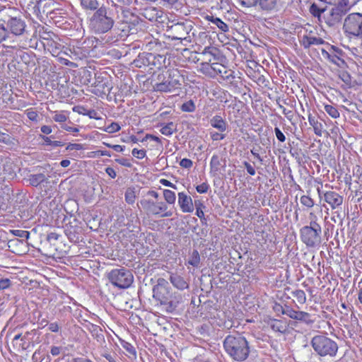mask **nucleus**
Listing matches in <instances>:
<instances>
[{
	"mask_svg": "<svg viewBox=\"0 0 362 362\" xmlns=\"http://www.w3.org/2000/svg\"><path fill=\"white\" fill-rule=\"evenodd\" d=\"M106 6L97 9L88 19V28L95 35H101L112 32L115 24V19L120 18L122 11L115 8L112 1H107Z\"/></svg>",
	"mask_w": 362,
	"mask_h": 362,
	"instance_id": "nucleus-1",
	"label": "nucleus"
},
{
	"mask_svg": "<svg viewBox=\"0 0 362 362\" xmlns=\"http://www.w3.org/2000/svg\"><path fill=\"white\" fill-rule=\"evenodd\" d=\"M223 348L226 354L234 361H245L250 354L249 342L241 334H230L223 340Z\"/></svg>",
	"mask_w": 362,
	"mask_h": 362,
	"instance_id": "nucleus-2",
	"label": "nucleus"
},
{
	"mask_svg": "<svg viewBox=\"0 0 362 362\" xmlns=\"http://www.w3.org/2000/svg\"><path fill=\"white\" fill-rule=\"evenodd\" d=\"M151 197L140 200V204L148 216L167 218L173 215V211L168 209V205L160 199L158 193L149 190L146 193Z\"/></svg>",
	"mask_w": 362,
	"mask_h": 362,
	"instance_id": "nucleus-3",
	"label": "nucleus"
},
{
	"mask_svg": "<svg viewBox=\"0 0 362 362\" xmlns=\"http://www.w3.org/2000/svg\"><path fill=\"white\" fill-rule=\"evenodd\" d=\"M310 226H303L300 230V235L302 242L309 247H315L321 243L322 228L317 222V216L310 214Z\"/></svg>",
	"mask_w": 362,
	"mask_h": 362,
	"instance_id": "nucleus-4",
	"label": "nucleus"
},
{
	"mask_svg": "<svg viewBox=\"0 0 362 362\" xmlns=\"http://www.w3.org/2000/svg\"><path fill=\"white\" fill-rule=\"evenodd\" d=\"M192 30L193 25L190 21L177 22L167 26L168 37L173 40H180L184 45L192 42L194 37Z\"/></svg>",
	"mask_w": 362,
	"mask_h": 362,
	"instance_id": "nucleus-5",
	"label": "nucleus"
},
{
	"mask_svg": "<svg viewBox=\"0 0 362 362\" xmlns=\"http://www.w3.org/2000/svg\"><path fill=\"white\" fill-rule=\"evenodd\" d=\"M311 346L321 357H334L338 351L337 342L325 335H316L311 340Z\"/></svg>",
	"mask_w": 362,
	"mask_h": 362,
	"instance_id": "nucleus-6",
	"label": "nucleus"
},
{
	"mask_svg": "<svg viewBox=\"0 0 362 362\" xmlns=\"http://www.w3.org/2000/svg\"><path fill=\"white\" fill-rule=\"evenodd\" d=\"M70 57L74 59H82L87 57L93 48L97 46V39L90 37L85 39H73L70 42Z\"/></svg>",
	"mask_w": 362,
	"mask_h": 362,
	"instance_id": "nucleus-7",
	"label": "nucleus"
},
{
	"mask_svg": "<svg viewBox=\"0 0 362 362\" xmlns=\"http://www.w3.org/2000/svg\"><path fill=\"white\" fill-rule=\"evenodd\" d=\"M134 16V14L126 18L123 13H120V22L114 25L110 35L106 36L105 42L113 43L129 36L132 29V25L129 21Z\"/></svg>",
	"mask_w": 362,
	"mask_h": 362,
	"instance_id": "nucleus-8",
	"label": "nucleus"
},
{
	"mask_svg": "<svg viewBox=\"0 0 362 362\" xmlns=\"http://www.w3.org/2000/svg\"><path fill=\"white\" fill-rule=\"evenodd\" d=\"M349 9V0H339L324 14L325 23L330 27L335 26Z\"/></svg>",
	"mask_w": 362,
	"mask_h": 362,
	"instance_id": "nucleus-9",
	"label": "nucleus"
},
{
	"mask_svg": "<svg viewBox=\"0 0 362 362\" xmlns=\"http://www.w3.org/2000/svg\"><path fill=\"white\" fill-rule=\"evenodd\" d=\"M107 276L110 281L119 288H127L134 281L132 272L124 268L112 269Z\"/></svg>",
	"mask_w": 362,
	"mask_h": 362,
	"instance_id": "nucleus-10",
	"label": "nucleus"
},
{
	"mask_svg": "<svg viewBox=\"0 0 362 362\" xmlns=\"http://www.w3.org/2000/svg\"><path fill=\"white\" fill-rule=\"evenodd\" d=\"M343 30L349 37L362 36V13L349 14L344 19Z\"/></svg>",
	"mask_w": 362,
	"mask_h": 362,
	"instance_id": "nucleus-11",
	"label": "nucleus"
},
{
	"mask_svg": "<svg viewBox=\"0 0 362 362\" xmlns=\"http://www.w3.org/2000/svg\"><path fill=\"white\" fill-rule=\"evenodd\" d=\"M168 76L166 79L160 83H157L154 88L160 92H172L180 88L181 86V78L182 75L177 69H170L168 71Z\"/></svg>",
	"mask_w": 362,
	"mask_h": 362,
	"instance_id": "nucleus-12",
	"label": "nucleus"
},
{
	"mask_svg": "<svg viewBox=\"0 0 362 362\" xmlns=\"http://www.w3.org/2000/svg\"><path fill=\"white\" fill-rule=\"evenodd\" d=\"M319 197L326 202L332 209L336 210L334 214L339 216L338 210L341 208L344 202V197L335 191H322L319 187L317 189Z\"/></svg>",
	"mask_w": 362,
	"mask_h": 362,
	"instance_id": "nucleus-13",
	"label": "nucleus"
},
{
	"mask_svg": "<svg viewBox=\"0 0 362 362\" xmlns=\"http://www.w3.org/2000/svg\"><path fill=\"white\" fill-rule=\"evenodd\" d=\"M47 38H43L42 45L53 56H57L62 52L64 47L59 42V39L54 36L53 37L52 35H47Z\"/></svg>",
	"mask_w": 362,
	"mask_h": 362,
	"instance_id": "nucleus-14",
	"label": "nucleus"
},
{
	"mask_svg": "<svg viewBox=\"0 0 362 362\" xmlns=\"http://www.w3.org/2000/svg\"><path fill=\"white\" fill-rule=\"evenodd\" d=\"M267 323L274 332L281 334H286L288 332V327L293 324L291 321L288 322L286 318H269Z\"/></svg>",
	"mask_w": 362,
	"mask_h": 362,
	"instance_id": "nucleus-15",
	"label": "nucleus"
},
{
	"mask_svg": "<svg viewBox=\"0 0 362 362\" xmlns=\"http://www.w3.org/2000/svg\"><path fill=\"white\" fill-rule=\"evenodd\" d=\"M156 306H160L167 313L173 312L177 304L175 301L170 299L168 296H152Z\"/></svg>",
	"mask_w": 362,
	"mask_h": 362,
	"instance_id": "nucleus-16",
	"label": "nucleus"
},
{
	"mask_svg": "<svg viewBox=\"0 0 362 362\" xmlns=\"http://www.w3.org/2000/svg\"><path fill=\"white\" fill-rule=\"evenodd\" d=\"M25 23L21 18H11L7 23V27L9 28L11 33L19 36L25 32Z\"/></svg>",
	"mask_w": 362,
	"mask_h": 362,
	"instance_id": "nucleus-17",
	"label": "nucleus"
},
{
	"mask_svg": "<svg viewBox=\"0 0 362 362\" xmlns=\"http://www.w3.org/2000/svg\"><path fill=\"white\" fill-rule=\"evenodd\" d=\"M151 69L160 70L166 69L170 64L169 59L164 54H158L151 52Z\"/></svg>",
	"mask_w": 362,
	"mask_h": 362,
	"instance_id": "nucleus-18",
	"label": "nucleus"
},
{
	"mask_svg": "<svg viewBox=\"0 0 362 362\" xmlns=\"http://www.w3.org/2000/svg\"><path fill=\"white\" fill-rule=\"evenodd\" d=\"M298 37L300 46L304 49H309L311 46H317L325 43V41L322 38L315 35H298Z\"/></svg>",
	"mask_w": 362,
	"mask_h": 362,
	"instance_id": "nucleus-19",
	"label": "nucleus"
},
{
	"mask_svg": "<svg viewBox=\"0 0 362 362\" xmlns=\"http://www.w3.org/2000/svg\"><path fill=\"white\" fill-rule=\"evenodd\" d=\"M216 66V77L217 76H220L222 79L226 81L227 83H233V80L235 78V72L221 63L218 62Z\"/></svg>",
	"mask_w": 362,
	"mask_h": 362,
	"instance_id": "nucleus-20",
	"label": "nucleus"
},
{
	"mask_svg": "<svg viewBox=\"0 0 362 362\" xmlns=\"http://www.w3.org/2000/svg\"><path fill=\"white\" fill-rule=\"evenodd\" d=\"M204 19L206 20L210 25V28L214 30L218 28L222 33H227L229 31V26L224 23L221 18L213 15H206Z\"/></svg>",
	"mask_w": 362,
	"mask_h": 362,
	"instance_id": "nucleus-21",
	"label": "nucleus"
},
{
	"mask_svg": "<svg viewBox=\"0 0 362 362\" xmlns=\"http://www.w3.org/2000/svg\"><path fill=\"white\" fill-rule=\"evenodd\" d=\"M178 204L183 213H192L194 211L192 199L185 192L178 193Z\"/></svg>",
	"mask_w": 362,
	"mask_h": 362,
	"instance_id": "nucleus-22",
	"label": "nucleus"
},
{
	"mask_svg": "<svg viewBox=\"0 0 362 362\" xmlns=\"http://www.w3.org/2000/svg\"><path fill=\"white\" fill-rule=\"evenodd\" d=\"M208 62L200 64L199 71L201 73L210 78L216 77V65L218 62H211L212 59L208 58Z\"/></svg>",
	"mask_w": 362,
	"mask_h": 362,
	"instance_id": "nucleus-23",
	"label": "nucleus"
},
{
	"mask_svg": "<svg viewBox=\"0 0 362 362\" xmlns=\"http://www.w3.org/2000/svg\"><path fill=\"white\" fill-rule=\"evenodd\" d=\"M286 315L290 318L296 320L297 321L303 322L306 324L312 322L310 320V315L305 312L296 311L290 308L289 310H286Z\"/></svg>",
	"mask_w": 362,
	"mask_h": 362,
	"instance_id": "nucleus-24",
	"label": "nucleus"
},
{
	"mask_svg": "<svg viewBox=\"0 0 362 362\" xmlns=\"http://www.w3.org/2000/svg\"><path fill=\"white\" fill-rule=\"evenodd\" d=\"M210 124L212 127L218 129L220 132H224L228 128L227 122L221 115H215L210 119Z\"/></svg>",
	"mask_w": 362,
	"mask_h": 362,
	"instance_id": "nucleus-25",
	"label": "nucleus"
},
{
	"mask_svg": "<svg viewBox=\"0 0 362 362\" xmlns=\"http://www.w3.org/2000/svg\"><path fill=\"white\" fill-rule=\"evenodd\" d=\"M151 52H143L139 54L137 58L134 61V64L136 67L148 66L151 68Z\"/></svg>",
	"mask_w": 362,
	"mask_h": 362,
	"instance_id": "nucleus-26",
	"label": "nucleus"
},
{
	"mask_svg": "<svg viewBox=\"0 0 362 362\" xmlns=\"http://www.w3.org/2000/svg\"><path fill=\"white\" fill-rule=\"evenodd\" d=\"M170 281L172 284L179 290L182 291L188 287V284L184 279V278L176 274H173L170 275Z\"/></svg>",
	"mask_w": 362,
	"mask_h": 362,
	"instance_id": "nucleus-27",
	"label": "nucleus"
},
{
	"mask_svg": "<svg viewBox=\"0 0 362 362\" xmlns=\"http://www.w3.org/2000/svg\"><path fill=\"white\" fill-rule=\"evenodd\" d=\"M54 2L53 0H40L39 5L35 8V15L39 16L42 13H48L49 12V8L53 6Z\"/></svg>",
	"mask_w": 362,
	"mask_h": 362,
	"instance_id": "nucleus-28",
	"label": "nucleus"
},
{
	"mask_svg": "<svg viewBox=\"0 0 362 362\" xmlns=\"http://www.w3.org/2000/svg\"><path fill=\"white\" fill-rule=\"evenodd\" d=\"M221 158L217 154H214L211 158L209 166H210V173L214 175L217 174L220 172L221 167Z\"/></svg>",
	"mask_w": 362,
	"mask_h": 362,
	"instance_id": "nucleus-29",
	"label": "nucleus"
},
{
	"mask_svg": "<svg viewBox=\"0 0 362 362\" xmlns=\"http://www.w3.org/2000/svg\"><path fill=\"white\" fill-rule=\"evenodd\" d=\"M308 122L310 125L313 127L315 134L318 136H322L324 129L323 124L311 115H308Z\"/></svg>",
	"mask_w": 362,
	"mask_h": 362,
	"instance_id": "nucleus-30",
	"label": "nucleus"
},
{
	"mask_svg": "<svg viewBox=\"0 0 362 362\" xmlns=\"http://www.w3.org/2000/svg\"><path fill=\"white\" fill-rule=\"evenodd\" d=\"M129 296H114L115 303L120 310H127L129 309Z\"/></svg>",
	"mask_w": 362,
	"mask_h": 362,
	"instance_id": "nucleus-31",
	"label": "nucleus"
},
{
	"mask_svg": "<svg viewBox=\"0 0 362 362\" xmlns=\"http://www.w3.org/2000/svg\"><path fill=\"white\" fill-rule=\"evenodd\" d=\"M280 302L274 301L273 302L272 309L277 314H283L286 315V310H289L290 306L284 303V300L281 298L279 299Z\"/></svg>",
	"mask_w": 362,
	"mask_h": 362,
	"instance_id": "nucleus-32",
	"label": "nucleus"
},
{
	"mask_svg": "<svg viewBox=\"0 0 362 362\" xmlns=\"http://www.w3.org/2000/svg\"><path fill=\"white\" fill-rule=\"evenodd\" d=\"M80 4L85 11H96L99 8L98 0H79Z\"/></svg>",
	"mask_w": 362,
	"mask_h": 362,
	"instance_id": "nucleus-33",
	"label": "nucleus"
},
{
	"mask_svg": "<svg viewBox=\"0 0 362 362\" xmlns=\"http://www.w3.org/2000/svg\"><path fill=\"white\" fill-rule=\"evenodd\" d=\"M201 262L200 255L197 250H194L190 254L188 260L186 263L187 265H191L193 267L198 268Z\"/></svg>",
	"mask_w": 362,
	"mask_h": 362,
	"instance_id": "nucleus-34",
	"label": "nucleus"
},
{
	"mask_svg": "<svg viewBox=\"0 0 362 362\" xmlns=\"http://www.w3.org/2000/svg\"><path fill=\"white\" fill-rule=\"evenodd\" d=\"M257 4L261 9L264 11H272L276 6V0H257Z\"/></svg>",
	"mask_w": 362,
	"mask_h": 362,
	"instance_id": "nucleus-35",
	"label": "nucleus"
},
{
	"mask_svg": "<svg viewBox=\"0 0 362 362\" xmlns=\"http://www.w3.org/2000/svg\"><path fill=\"white\" fill-rule=\"evenodd\" d=\"M202 54L206 57H209V58L212 59V61L218 60L220 57L218 51L216 48L211 47H206L203 50Z\"/></svg>",
	"mask_w": 362,
	"mask_h": 362,
	"instance_id": "nucleus-36",
	"label": "nucleus"
},
{
	"mask_svg": "<svg viewBox=\"0 0 362 362\" xmlns=\"http://www.w3.org/2000/svg\"><path fill=\"white\" fill-rule=\"evenodd\" d=\"M46 176L42 173L31 175L29 177V182L33 186H38L46 180Z\"/></svg>",
	"mask_w": 362,
	"mask_h": 362,
	"instance_id": "nucleus-37",
	"label": "nucleus"
},
{
	"mask_svg": "<svg viewBox=\"0 0 362 362\" xmlns=\"http://www.w3.org/2000/svg\"><path fill=\"white\" fill-rule=\"evenodd\" d=\"M212 299H206L204 301V305H202V308L205 310L214 309L217 310L218 309V305L217 304L218 300L214 298V296H211Z\"/></svg>",
	"mask_w": 362,
	"mask_h": 362,
	"instance_id": "nucleus-38",
	"label": "nucleus"
},
{
	"mask_svg": "<svg viewBox=\"0 0 362 362\" xmlns=\"http://www.w3.org/2000/svg\"><path fill=\"white\" fill-rule=\"evenodd\" d=\"M163 198L167 204H174L176 201L175 193L170 189H163Z\"/></svg>",
	"mask_w": 362,
	"mask_h": 362,
	"instance_id": "nucleus-39",
	"label": "nucleus"
},
{
	"mask_svg": "<svg viewBox=\"0 0 362 362\" xmlns=\"http://www.w3.org/2000/svg\"><path fill=\"white\" fill-rule=\"evenodd\" d=\"M324 109L325 111L334 119H337L340 116L338 110L331 105H325Z\"/></svg>",
	"mask_w": 362,
	"mask_h": 362,
	"instance_id": "nucleus-40",
	"label": "nucleus"
},
{
	"mask_svg": "<svg viewBox=\"0 0 362 362\" xmlns=\"http://www.w3.org/2000/svg\"><path fill=\"white\" fill-rule=\"evenodd\" d=\"M125 201L129 204H133L136 199V193L134 189L128 188L124 194Z\"/></svg>",
	"mask_w": 362,
	"mask_h": 362,
	"instance_id": "nucleus-41",
	"label": "nucleus"
},
{
	"mask_svg": "<svg viewBox=\"0 0 362 362\" xmlns=\"http://www.w3.org/2000/svg\"><path fill=\"white\" fill-rule=\"evenodd\" d=\"M175 131V125L173 122H169L160 129L162 134L165 136L172 135Z\"/></svg>",
	"mask_w": 362,
	"mask_h": 362,
	"instance_id": "nucleus-42",
	"label": "nucleus"
},
{
	"mask_svg": "<svg viewBox=\"0 0 362 362\" xmlns=\"http://www.w3.org/2000/svg\"><path fill=\"white\" fill-rule=\"evenodd\" d=\"M128 304L129 306V309H139L141 305V300L140 299V296H136V297L133 298L132 299L129 298Z\"/></svg>",
	"mask_w": 362,
	"mask_h": 362,
	"instance_id": "nucleus-43",
	"label": "nucleus"
},
{
	"mask_svg": "<svg viewBox=\"0 0 362 362\" xmlns=\"http://www.w3.org/2000/svg\"><path fill=\"white\" fill-rule=\"evenodd\" d=\"M195 109V104L192 100L184 103L181 106V110L185 112H193Z\"/></svg>",
	"mask_w": 362,
	"mask_h": 362,
	"instance_id": "nucleus-44",
	"label": "nucleus"
},
{
	"mask_svg": "<svg viewBox=\"0 0 362 362\" xmlns=\"http://www.w3.org/2000/svg\"><path fill=\"white\" fill-rule=\"evenodd\" d=\"M43 141H45V144L47 146H52L53 147H61L64 145L62 141H52L50 137L41 136Z\"/></svg>",
	"mask_w": 362,
	"mask_h": 362,
	"instance_id": "nucleus-45",
	"label": "nucleus"
},
{
	"mask_svg": "<svg viewBox=\"0 0 362 362\" xmlns=\"http://www.w3.org/2000/svg\"><path fill=\"white\" fill-rule=\"evenodd\" d=\"M310 13L315 17H320L322 13H326L325 8L318 7L315 4L311 5L310 8Z\"/></svg>",
	"mask_w": 362,
	"mask_h": 362,
	"instance_id": "nucleus-46",
	"label": "nucleus"
},
{
	"mask_svg": "<svg viewBox=\"0 0 362 362\" xmlns=\"http://www.w3.org/2000/svg\"><path fill=\"white\" fill-rule=\"evenodd\" d=\"M300 202L303 206L308 208H312L315 204L313 199L309 196L306 195L301 196L300 198Z\"/></svg>",
	"mask_w": 362,
	"mask_h": 362,
	"instance_id": "nucleus-47",
	"label": "nucleus"
},
{
	"mask_svg": "<svg viewBox=\"0 0 362 362\" xmlns=\"http://www.w3.org/2000/svg\"><path fill=\"white\" fill-rule=\"evenodd\" d=\"M120 129V126L117 122H112L110 125H108L104 131L108 133H115L119 132Z\"/></svg>",
	"mask_w": 362,
	"mask_h": 362,
	"instance_id": "nucleus-48",
	"label": "nucleus"
},
{
	"mask_svg": "<svg viewBox=\"0 0 362 362\" xmlns=\"http://www.w3.org/2000/svg\"><path fill=\"white\" fill-rule=\"evenodd\" d=\"M9 38V33L5 26L0 23V43Z\"/></svg>",
	"mask_w": 362,
	"mask_h": 362,
	"instance_id": "nucleus-49",
	"label": "nucleus"
},
{
	"mask_svg": "<svg viewBox=\"0 0 362 362\" xmlns=\"http://www.w3.org/2000/svg\"><path fill=\"white\" fill-rule=\"evenodd\" d=\"M68 119V117L63 112H55L54 115L53 116V119L59 123L65 122Z\"/></svg>",
	"mask_w": 362,
	"mask_h": 362,
	"instance_id": "nucleus-50",
	"label": "nucleus"
},
{
	"mask_svg": "<svg viewBox=\"0 0 362 362\" xmlns=\"http://www.w3.org/2000/svg\"><path fill=\"white\" fill-rule=\"evenodd\" d=\"M132 155L138 159H143L146 156V152L144 149L134 148L132 151Z\"/></svg>",
	"mask_w": 362,
	"mask_h": 362,
	"instance_id": "nucleus-51",
	"label": "nucleus"
},
{
	"mask_svg": "<svg viewBox=\"0 0 362 362\" xmlns=\"http://www.w3.org/2000/svg\"><path fill=\"white\" fill-rule=\"evenodd\" d=\"M194 205L196 206V215L200 218H204V214L202 207H204L203 204L200 202L195 201Z\"/></svg>",
	"mask_w": 362,
	"mask_h": 362,
	"instance_id": "nucleus-52",
	"label": "nucleus"
},
{
	"mask_svg": "<svg viewBox=\"0 0 362 362\" xmlns=\"http://www.w3.org/2000/svg\"><path fill=\"white\" fill-rule=\"evenodd\" d=\"M223 132H210V136L213 141L223 140L226 137V134Z\"/></svg>",
	"mask_w": 362,
	"mask_h": 362,
	"instance_id": "nucleus-53",
	"label": "nucleus"
},
{
	"mask_svg": "<svg viewBox=\"0 0 362 362\" xmlns=\"http://www.w3.org/2000/svg\"><path fill=\"white\" fill-rule=\"evenodd\" d=\"M209 188V185L207 182H203L196 187V190L200 194H204L208 192Z\"/></svg>",
	"mask_w": 362,
	"mask_h": 362,
	"instance_id": "nucleus-54",
	"label": "nucleus"
},
{
	"mask_svg": "<svg viewBox=\"0 0 362 362\" xmlns=\"http://www.w3.org/2000/svg\"><path fill=\"white\" fill-rule=\"evenodd\" d=\"M11 285V281L8 279L0 278V291L8 288Z\"/></svg>",
	"mask_w": 362,
	"mask_h": 362,
	"instance_id": "nucleus-55",
	"label": "nucleus"
},
{
	"mask_svg": "<svg viewBox=\"0 0 362 362\" xmlns=\"http://www.w3.org/2000/svg\"><path fill=\"white\" fill-rule=\"evenodd\" d=\"M315 29L312 28L310 25L308 28H303V33L302 30L298 33V35H308V36H314L315 35Z\"/></svg>",
	"mask_w": 362,
	"mask_h": 362,
	"instance_id": "nucleus-56",
	"label": "nucleus"
},
{
	"mask_svg": "<svg viewBox=\"0 0 362 362\" xmlns=\"http://www.w3.org/2000/svg\"><path fill=\"white\" fill-rule=\"evenodd\" d=\"M180 165L184 168L189 169L193 165V162L188 158H182L180 162Z\"/></svg>",
	"mask_w": 362,
	"mask_h": 362,
	"instance_id": "nucleus-57",
	"label": "nucleus"
},
{
	"mask_svg": "<svg viewBox=\"0 0 362 362\" xmlns=\"http://www.w3.org/2000/svg\"><path fill=\"white\" fill-rule=\"evenodd\" d=\"M26 115L28 118L31 121H37V113L34 111L33 109H28L26 110Z\"/></svg>",
	"mask_w": 362,
	"mask_h": 362,
	"instance_id": "nucleus-58",
	"label": "nucleus"
},
{
	"mask_svg": "<svg viewBox=\"0 0 362 362\" xmlns=\"http://www.w3.org/2000/svg\"><path fill=\"white\" fill-rule=\"evenodd\" d=\"M274 132H275V135H276L277 139L280 142H284L286 141L285 135L284 134V133L281 131V129L279 127L274 128Z\"/></svg>",
	"mask_w": 362,
	"mask_h": 362,
	"instance_id": "nucleus-59",
	"label": "nucleus"
},
{
	"mask_svg": "<svg viewBox=\"0 0 362 362\" xmlns=\"http://www.w3.org/2000/svg\"><path fill=\"white\" fill-rule=\"evenodd\" d=\"M64 349L62 346H52L50 348V354L53 356H59Z\"/></svg>",
	"mask_w": 362,
	"mask_h": 362,
	"instance_id": "nucleus-60",
	"label": "nucleus"
},
{
	"mask_svg": "<svg viewBox=\"0 0 362 362\" xmlns=\"http://www.w3.org/2000/svg\"><path fill=\"white\" fill-rule=\"evenodd\" d=\"M279 108L282 110V113L288 120H291L293 117V113L291 110H287L283 105H279Z\"/></svg>",
	"mask_w": 362,
	"mask_h": 362,
	"instance_id": "nucleus-61",
	"label": "nucleus"
},
{
	"mask_svg": "<svg viewBox=\"0 0 362 362\" xmlns=\"http://www.w3.org/2000/svg\"><path fill=\"white\" fill-rule=\"evenodd\" d=\"M240 4L245 7H252L257 5V0H239Z\"/></svg>",
	"mask_w": 362,
	"mask_h": 362,
	"instance_id": "nucleus-62",
	"label": "nucleus"
},
{
	"mask_svg": "<svg viewBox=\"0 0 362 362\" xmlns=\"http://www.w3.org/2000/svg\"><path fill=\"white\" fill-rule=\"evenodd\" d=\"M83 115L88 116L90 119H100V117L98 116V112L95 110H86V113H83Z\"/></svg>",
	"mask_w": 362,
	"mask_h": 362,
	"instance_id": "nucleus-63",
	"label": "nucleus"
},
{
	"mask_svg": "<svg viewBox=\"0 0 362 362\" xmlns=\"http://www.w3.org/2000/svg\"><path fill=\"white\" fill-rule=\"evenodd\" d=\"M243 165L246 168L247 172V173L249 175H252V176L255 175V173H256L255 169V168L253 166H252L251 164H250L247 161H244L243 162Z\"/></svg>",
	"mask_w": 362,
	"mask_h": 362,
	"instance_id": "nucleus-64",
	"label": "nucleus"
}]
</instances>
